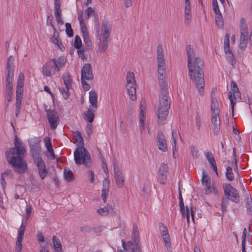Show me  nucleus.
<instances>
[{
    "mask_svg": "<svg viewBox=\"0 0 252 252\" xmlns=\"http://www.w3.org/2000/svg\"><path fill=\"white\" fill-rule=\"evenodd\" d=\"M157 62L158 66V80L160 87L159 96V106L158 109V123L165 124L170 107V102L168 99V91L165 78V66L162 46L159 44L157 47Z\"/></svg>",
    "mask_w": 252,
    "mask_h": 252,
    "instance_id": "f257e3e1",
    "label": "nucleus"
},
{
    "mask_svg": "<svg viewBox=\"0 0 252 252\" xmlns=\"http://www.w3.org/2000/svg\"><path fill=\"white\" fill-rule=\"evenodd\" d=\"M186 51L190 79L197 89L200 95H203L205 85L204 61L201 58L196 55L194 50L190 45H187Z\"/></svg>",
    "mask_w": 252,
    "mask_h": 252,
    "instance_id": "f03ea898",
    "label": "nucleus"
},
{
    "mask_svg": "<svg viewBox=\"0 0 252 252\" xmlns=\"http://www.w3.org/2000/svg\"><path fill=\"white\" fill-rule=\"evenodd\" d=\"M15 147L12 148L5 152V157L7 162L11 165L14 171L18 173H23L28 170V166L24 159L25 157L26 150L21 146L17 135H15Z\"/></svg>",
    "mask_w": 252,
    "mask_h": 252,
    "instance_id": "7ed1b4c3",
    "label": "nucleus"
},
{
    "mask_svg": "<svg viewBox=\"0 0 252 252\" xmlns=\"http://www.w3.org/2000/svg\"><path fill=\"white\" fill-rule=\"evenodd\" d=\"M76 140L80 147L76 148L74 152L75 162L77 165L84 164L86 166H90L91 158L88 150L84 147V141L80 132L76 131L74 132Z\"/></svg>",
    "mask_w": 252,
    "mask_h": 252,
    "instance_id": "20e7f679",
    "label": "nucleus"
},
{
    "mask_svg": "<svg viewBox=\"0 0 252 252\" xmlns=\"http://www.w3.org/2000/svg\"><path fill=\"white\" fill-rule=\"evenodd\" d=\"M14 58L10 56L7 59L6 77L5 80V97L8 102L11 101L13 96V79L14 77Z\"/></svg>",
    "mask_w": 252,
    "mask_h": 252,
    "instance_id": "39448f33",
    "label": "nucleus"
},
{
    "mask_svg": "<svg viewBox=\"0 0 252 252\" xmlns=\"http://www.w3.org/2000/svg\"><path fill=\"white\" fill-rule=\"evenodd\" d=\"M223 189L226 198L224 197L222 198L221 206H223L224 207L227 206L228 203V200H230L235 203H238L239 202L240 196L237 190L230 184H224L223 185Z\"/></svg>",
    "mask_w": 252,
    "mask_h": 252,
    "instance_id": "423d86ee",
    "label": "nucleus"
},
{
    "mask_svg": "<svg viewBox=\"0 0 252 252\" xmlns=\"http://www.w3.org/2000/svg\"><path fill=\"white\" fill-rule=\"evenodd\" d=\"M32 159L42 158L41 155L40 139L38 137H34L28 140Z\"/></svg>",
    "mask_w": 252,
    "mask_h": 252,
    "instance_id": "0eeeda50",
    "label": "nucleus"
},
{
    "mask_svg": "<svg viewBox=\"0 0 252 252\" xmlns=\"http://www.w3.org/2000/svg\"><path fill=\"white\" fill-rule=\"evenodd\" d=\"M231 91L228 93V97L230 101L232 114L234 112V106L236 103V97H241V94L239 91L237 83L233 80L231 81Z\"/></svg>",
    "mask_w": 252,
    "mask_h": 252,
    "instance_id": "6e6552de",
    "label": "nucleus"
},
{
    "mask_svg": "<svg viewBox=\"0 0 252 252\" xmlns=\"http://www.w3.org/2000/svg\"><path fill=\"white\" fill-rule=\"evenodd\" d=\"M113 164L116 186L118 188H122L124 186V177L117 162L113 161Z\"/></svg>",
    "mask_w": 252,
    "mask_h": 252,
    "instance_id": "1a4fd4ad",
    "label": "nucleus"
},
{
    "mask_svg": "<svg viewBox=\"0 0 252 252\" xmlns=\"http://www.w3.org/2000/svg\"><path fill=\"white\" fill-rule=\"evenodd\" d=\"M33 161L37 166L40 177L41 179L43 180L48 173L44 161L41 158H36V159L33 160Z\"/></svg>",
    "mask_w": 252,
    "mask_h": 252,
    "instance_id": "9d476101",
    "label": "nucleus"
},
{
    "mask_svg": "<svg viewBox=\"0 0 252 252\" xmlns=\"http://www.w3.org/2000/svg\"><path fill=\"white\" fill-rule=\"evenodd\" d=\"M179 189V206L180 208V211L182 213V217L183 218H186L188 223L189 222V209L188 206L186 207V209L183 201V199L182 195V193L180 189V182H179L178 186Z\"/></svg>",
    "mask_w": 252,
    "mask_h": 252,
    "instance_id": "9b49d317",
    "label": "nucleus"
},
{
    "mask_svg": "<svg viewBox=\"0 0 252 252\" xmlns=\"http://www.w3.org/2000/svg\"><path fill=\"white\" fill-rule=\"evenodd\" d=\"M122 242L124 252H142L141 249L137 244H133L132 242L126 243L124 240H122ZM117 252H123V251L120 249L118 250Z\"/></svg>",
    "mask_w": 252,
    "mask_h": 252,
    "instance_id": "f8f14e48",
    "label": "nucleus"
},
{
    "mask_svg": "<svg viewBox=\"0 0 252 252\" xmlns=\"http://www.w3.org/2000/svg\"><path fill=\"white\" fill-rule=\"evenodd\" d=\"M86 79V80H92L94 75L92 68L90 63H86L84 64L81 69V79Z\"/></svg>",
    "mask_w": 252,
    "mask_h": 252,
    "instance_id": "ddd939ff",
    "label": "nucleus"
},
{
    "mask_svg": "<svg viewBox=\"0 0 252 252\" xmlns=\"http://www.w3.org/2000/svg\"><path fill=\"white\" fill-rule=\"evenodd\" d=\"M49 112L47 114V117L50 125V127L52 129H55L57 128L60 121L58 114L55 110L49 111Z\"/></svg>",
    "mask_w": 252,
    "mask_h": 252,
    "instance_id": "4468645a",
    "label": "nucleus"
},
{
    "mask_svg": "<svg viewBox=\"0 0 252 252\" xmlns=\"http://www.w3.org/2000/svg\"><path fill=\"white\" fill-rule=\"evenodd\" d=\"M156 139L159 150L164 152L167 151V146L165 137L161 131H159L157 133Z\"/></svg>",
    "mask_w": 252,
    "mask_h": 252,
    "instance_id": "2eb2a0df",
    "label": "nucleus"
},
{
    "mask_svg": "<svg viewBox=\"0 0 252 252\" xmlns=\"http://www.w3.org/2000/svg\"><path fill=\"white\" fill-rule=\"evenodd\" d=\"M168 169V165L164 163H161L159 167L158 173V176L160 183L162 184H165L166 181Z\"/></svg>",
    "mask_w": 252,
    "mask_h": 252,
    "instance_id": "dca6fc26",
    "label": "nucleus"
},
{
    "mask_svg": "<svg viewBox=\"0 0 252 252\" xmlns=\"http://www.w3.org/2000/svg\"><path fill=\"white\" fill-rule=\"evenodd\" d=\"M185 23L187 26L190 25V20L191 18V7L190 0H185Z\"/></svg>",
    "mask_w": 252,
    "mask_h": 252,
    "instance_id": "f3484780",
    "label": "nucleus"
},
{
    "mask_svg": "<svg viewBox=\"0 0 252 252\" xmlns=\"http://www.w3.org/2000/svg\"><path fill=\"white\" fill-rule=\"evenodd\" d=\"M97 38L99 40L97 52L103 53L105 52L108 47L109 37L102 36V38L101 39L100 37H99V36H97Z\"/></svg>",
    "mask_w": 252,
    "mask_h": 252,
    "instance_id": "a211bd4d",
    "label": "nucleus"
},
{
    "mask_svg": "<svg viewBox=\"0 0 252 252\" xmlns=\"http://www.w3.org/2000/svg\"><path fill=\"white\" fill-rule=\"evenodd\" d=\"M60 7L61 3L60 0H54V11L57 21L58 24L63 25V21L61 18L62 10Z\"/></svg>",
    "mask_w": 252,
    "mask_h": 252,
    "instance_id": "6ab92c4d",
    "label": "nucleus"
},
{
    "mask_svg": "<svg viewBox=\"0 0 252 252\" xmlns=\"http://www.w3.org/2000/svg\"><path fill=\"white\" fill-rule=\"evenodd\" d=\"M103 188L102 189L101 198L104 203H106L108 195L109 180L108 177L105 178L103 182Z\"/></svg>",
    "mask_w": 252,
    "mask_h": 252,
    "instance_id": "aec40b11",
    "label": "nucleus"
},
{
    "mask_svg": "<svg viewBox=\"0 0 252 252\" xmlns=\"http://www.w3.org/2000/svg\"><path fill=\"white\" fill-rule=\"evenodd\" d=\"M111 32V27L109 21L106 18L102 21V36L110 37Z\"/></svg>",
    "mask_w": 252,
    "mask_h": 252,
    "instance_id": "412c9836",
    "label": "nucleus"
},
{
    "mask_svg": "<svg viewBox=\"0 0 252 252\" xmlns=\"http://www.w3.org/2000/svg\"><path fill=\"white\" fill-rule=\"evenodd\" d=\"M126 87L130 96V99L132 100H135L136 98L135 83L128 84L126 85Z\"/></svg>",
    "mask_w": 252,
    "mask_h": 252,
    "instance_id": "4be33fe9",
    "label": "nucleus"
},
{
    "mask_svg": "<svg viewBox=\"0 0 252 252\" xmlns=\"http://www.w3.org/2000/svg\"><path fill=\"white\" fill-rule=\"evenodd\" d=\"M51 61L57 71H59L61 68L65 64L66 59L64 57H60L58 60L52 59Z\"/></svg>",
    "mask_w": 252,
    "mask_h": 252,
    "instance_id": "5701e85b",
    "label": "nucleus"
},
{
    "mask_svg": "<svg viewBox=\"0 0 252 252\" xmlns=\"http://www.w3.org/2000/svg\"><path fill=\"white\" fill-rule=\"evenodd\" d=\"M240 34L239 47L242 49H244L247 47L248 40L250 39V37H249L248 32L240 33Z\"/></svg>",
    "mask_w": 252,
    "mask_h": 252,
    "instance_id": "b1692460",
    "label": "nucleus"
},
{
    "mask_svg": "<svg viewBox=\"0 0 252 252\" xmlns=\"http://www.w3.org/2000/svg\"><path fill=\"white\" fill-rule=\"evenodd\" d=\"M62 78L66 90H69L72 87V78L69 73L68 72L64 73L62 76Z\"/></svg>",
    "mask_w": 252,
    "mask_h": 252,
    "instance_id": "393cba45",
    "label": "nucleus"
},
{
    "mask_svg": "<svg viewBox=\"0 0 252 252\" xmlns=\"http://www.w3.org/2000/svg\"><path fill=\"white\" fill-rule=\"evenodd\" d=\"M53 248L55 252H63V248L60 239L56 236L52 237Z\"/></svg>",
    "mask_w": 252,
    "mask_h": 252,
    "instance_id": "a878e982",
    "label": "nucleus"
},
{
    "mask_svg": "<svg viewBox=\"0 0 252 252\" xmlns=\"http://www.w3.org/2000/svg\"><path fill=\"white\" fill-rule=\"evenodd\" d=\"M89 101L91 105L95 109L97 107V96L95 91L89 92Z\"/></svg>",
    "mask_w": 252,
    "mask_h": 252,
    "instance_id": "bb28decb",
    "label": "nucleus"
},
{
    "mask_svg": "<svg viewBox=\"0 0 252 252\" xmlns=\"http://www.w3.org/2000/svg\"><path fill=\"white\" fill-rule=\"evenodd\" d=\"M64 177L66 181L71 182L74 180L75 177L72 172L67 167H65L63 170Z\"/></svg>",
    "mask_w": 252,
    "mask_h": 252,
    "instance_id": "cd10ccee",
    "label": "nucleus"
},
{
    "mask_svg": "<svg viewBox=\"0 0 252 252\" xmlns=\"http://www.w3.org/2000/svg\"><path fill=\"white\" fill-rule=\"evenodd\" d=\"M132 239H133L134 242L129 241L128 242H132L133 244H137V245L139 246L140 249H141L140 243L139 239L138 230L136 225H134L133 226Z\"/></svg>",
    "mask_w": 252,
    "mask_h": 252,
    "instance_id": "c85d7f7f",
    "label": "nucleus"
},
{
    "mask_svg": "<svg viewBox=\"0 0 252 252\" xmlns=\"http://www.w3.org/2000/svg\"><path fill=\"white\" fill-rule=\"evenodd\" d=\"M94 110L93 112V109H91L90 107L88 109V111L84 113V119L86 120L89 123L93 122L94 118Z\"/></svg>",
    "mask_w": 252,
    "mask_h": 252,
    "instance_id": "c756f323",
    "label": "nucleus"
},
{
    "mask_svg": "<svg viewBox=\"0 0 252 252\" xmlns=\"http://www.w3.org/2000/svg\"><path fill=\"white\" fill-rule=\"evenodd\" d=\"M51 41L54 44L57 45L62 51H63L65 49V47L62 44L61 40L58 38V36L55 35V33H54L53 36L51 38Z\"/></svg>",
    "mask_w": 252,
    "mask_h": 252,
    "instance_id": "7c9ffc66",
    "label": "nucleus"
},
{
    "mask_svg": "<svg viewBox=\"0 0 252 252\" xmlns=\"http://www.w3.org/2000/svg\"><path fill=\"white\" fill-rule=\"evenodd\" d=\"M162 239L163 240L164 245L165 247L167 248L168 251L171 252L172 251V246L171 243L170 241V237L169 235H166L165 236H162Z\"/></svg>",
    "mask_w": 252,
    "mask_h": 252,
    "instance_id": "2f4dec72",
    "label": "nucleus"
},
{
    "mask_svg": "<svg viewBox=\"0 0 252 252\" xmlns=\"http://www.w3.org/2000/svg\"><path fill=\"white\" fill-rule=\"evenodd\" d=\"M246 200V207L247 211L250 213H252V201L250 194H246L245 196Z\"/></svg>",
    "mask_w": 252,
    "mask_h": 252,
    "instance_id": "473e14b6",
    "label": "nucleus"
},
{
    "mask_svg": "<svg viewBox=\"0 0 252 252\" xmlns=\"http://www.w3.org/2000/svg\"><path fill=\"white\" fill-rule=\"evenodd\" d=\"M84 42L86 46V49L88 50H92V42L90 39L89 35V34H85L83 36Z\"/></svg>",
    "mask_w": 252,
    "mask_h": 252,
    "instance_id": "72a5a7b5",
    "label": "nucleus"
},
{
    "mask_svg": "<svg viewBox=\"0 0 252 252\" xmlns=\"http://www.w3.org/2000/svg\"><path fill=\"white\" fill-rule=\"evenodd\" d=\"M225 177L227 180L229 181H233L234 179L232 168L230 166H228L226 169Z\"/></svg>",
    "mask_w": 252,
    "mask_h": 252,
    "instance_id": "f704fd0d",
    "label": "nucleus"
},
{
    "mask_svg": "<svg viewBox=\"0 0 252 252\" xmlns=\"http://www.w3.org/2000/svg\"><path fill=\"white\" fill-rule=\"evenodd\" d=\"M216 15L215 21L216 25L218 27L221 28L223 25V21L222 15L220 12L216 14Z\"/></svg>",
    "mask_w": 252,
    "mask_h": 252,
    "instance_id": "c9c22d12",
    "label": "nucleus"
},
{
    "mask_svg": "<svg viewBox=\"0 0 252 252\" xmlns=\"http://www.w3.org/2000/svg\"><path fill=\"white\" fill-rule=\"evenodd\" d=\"M229 35L226 33L224 38V51L225 54H227V51L230 49Z\"/></svg>",
    "mask_w": 252,
    "mask_h": 252,
    "instance_id": "e433bc0d",
    "label": "nucleus"
},
{
    "mask_svg": "<svg viewBox=\"0 0 252 252\" xmlns=\"http://www.w3.org/2000/svg\"><path fill=\"white\" fill-rule=\"evenodd\" d=\"M42 72L44 76L50 77L51 73L50 70V65L48 63H46L42 66Z\"/></svg>",
    "mask_w": 252,
    "mask_h": 252,
    "instance_id": "4c0bfd02",
    "label": "nucleus"
},
{
    "mask_svg": "<svg viewBox=\"0 0 252 252\" xmlns=\"http://www.w3.org/2000/svg\"><path fill=\"white\" fill-rule=\"evenodd\" d=\"M74 47L77 49L82 48L83 47L81 39L79 35H76L75 37V40L74 43Z\"/></svg>",
    "mask_w": 252,
    "mask_h": 252,
    "instance_id": "58836bf2",
    "label": "nucleus"
},
{
    "mask_svg": "<svg viewBox=\"0 0 252 252\" xmlns=\"http://www.w3.org/2000/svg\"><path fill=\"white\" fill-rule=\"evenodd\" d=\"M127 84L136 83L134 74L133 72H128L126 74Z\"/></svg>",
    "mask_w": 252,
    "mask_h": 252,
    "instance_id": "ea45409f",
    "label": "nucleus"
},
{
    "mask_svg": "<svg viewBox=\"0 0 252 252\" xmlns=\"http://www.w3.org/2000/svg\"><path fill=\"white\" fill-rule=\"evenodd\" d=\"M159 231L160 235L162 236H165L166 235H169L167 228L166 226L162 222H160L159 223Z\"/></svg>",
    "mask_w": 252,
    "mask_h": 252,
    "instance_id": "a19ab883",
    "label": "nucleus"
},
{
    "mask_svg": "<svg viewBox=\"0 0 252 252\" xmlns=\"http://www.w3.org/2000/svg\"><path fill=\"white\" fill-rule=\"evenodd\" d=\"M205 157L207 158L210 165L216 163L215 158L210 152H207L205 153Z\"/></svg>",
    "mask_w": 252,
    "mask_h": 252,
    "instance_id": "79ce46f5",
    "label": "nucleus"
},
{
    "mask_svg": "<svg viewBox=\"0 0 252 252\" xmlns=\"http://www.w3.org/2000/svg\"><path fill=\"white\" fill-rule=\"evenodd\" d=\"M65 26L66 28L65 32L66 35L69 37H72L73 36V31L71 28L70 23H66Z\"/></svg>",
    "mask_w": 252,
    "mask_h": 252,
    "instance_id": "37998d69",
    "label": "nucleus"
},
{
    "mask_svg": "<svg viewBox=\"0 0 252 252\" xmlns=\"http://www.w3.org/2000/svg\"><path fill=\"white\" fill-rule=\"evenodd\" d=\"M211 110L213 115L219 116L220 110L218 103L211 104Z\"/></svg>",
    "mask_w": 252,
    "mask_h": 252,
    "instance_id": "c03bdc74",
    "label": "nucleus"
},
{
    "mask_svg": "<svg viewBox=\"0 0 252 252\" xmlns=\"http://www.w3.org/2000/svg\"><path fill=\"white\" fill-rule=\"evenodd\" d=\"M77 53L78 56L81 58L83 61H86L87 60V56L85 54V48L82 47L79 49H77Z\"/></svg>",
    "mask_w": 252,
    "mask_h": 252,
    "instance_id": "a18cd8bd",
    "label": "nucleus"
},
{
    "mask_svg": "<svg viewBox=\"0 0 252 252\" xmlns=\"http://www.w3.org/2000/svg\"><path fill=\"white\" fill-rule=\"evenodd\" d=\"M107 215L110 214L112 216H114L117 214V211L115 208L111 205L108 204L107 205Z\"/></svg>",
    "mask_w": 252,
    "mask_h": 252,
    "instance_id": "49530a36",
    "label": "nucleus"
},
{
    "mask_svg": "<svg viewBox=\"0 0 252 252\" xmlns=\"http://www.w3.org/2000/svg\"><path fill=\"white\" fill-rule=\"evenodd\" d=\"M210 177L208 176L207 173L206 171L203 170L202 172V182L203 184H206L207 183L210 182Z\"/></svg>",
    "mask_w": 252,
    "mask_h": 252,
    "instance_id": "de8ad7c7",
    "label": "nucleus"
},
{
    "mask_svg": "<svg viewBox=\"0 0 252 252\" xmlns=\"http://www.w3.org/2000/svg\"><path fill=\"white\" fill-rule=\"evenodd\" d=\"M211 121L213 124V126H220L219 116L213 115L212 117Z\"/></svg>",
    "mask_w": 252,
    "mask_h": 252,
    "instance_id": "09e8293b",
    "label": "nucleus"
},
{
    "mask_svg": "<svg viewBox=\"0 0 252 252\" xmlns=\"http://www.w3.org/2000/svg\"><path fill=\"white\" fill-rule=\"evenodd\" d=\"M86 80V79H81L82 88L85 91H87L90 89L91 87Z\"/></svg>",
    "mask_w": 252,
    "mask_h": 252,
    "instance_id": "8fccbe9b",
    "label": "nucleus"
},
{
    "mask_svg": "<svg viewBox=\"0 0 252 252\" xmlns=\"http://www.w3.org/2000/svg\"><path fill=\"white\" fill-rule=\"evenodd\" d=\"M23 86H22L19 85H17L16 91V97H22L23 93Z\"/></svg>",
    "mask_w": 252,
    "mask_h": 252,
    "instance_id": "3c124183",
    "label": "nucleus"
},
{
    "mask_svg": "<svg viewBox=\"0 0 252 252\" xmlns=\"http://www.w3.org/2000/svg\"><path fill=\"white\" fill-rule=\"evenodd\" d=\"M212 5L213 7V10L215 14L220 13L219 5L217 0H212Z\"/></svg>",
    "mask_w": 252,
    "mask_h": 252,
    "instance_id": "603ef678",
    "label": "nucleus"
},
{
    "mask_svg": "<svg viewBox=\"0 0 252 252\" xmlns=\"http://www.w3.org/2000/svg\"><path fill=\"white\" fill-rule=\"evenodd\" d=\"M59 90L60 92L62 94L64 99H67L69 96L68 90H67V91H65V90L63 88H60Z\"/></svg>",
    "mask_w": 252,
    "mask_h": 252,
    "instance_id": "864d4df0",
    "label": "nucleus"
},
{
    "mask_svg": "<svg viewBox=\"0 0 252 252\" xmlns=\"http://www.w3.org/2000/svg\"><path fill=\"white\" fill-rule=\"evenodd\" d=\"M172 139L174 143V146H173V157L175 156V153L177 152L176 149V138L174 136V132L172 131Z\"/></svg>",
    "mask_w": 252,
    "mask_h": 252,
    "instance_id": "5fc2aeb1",
    "label": "nucleus"
},
{
    "mask_svg": "<svg viewBox=\"0 0 252 252\" xmlns=\"http://www.w3.org/2000/svg\"><path fill=\"white\" fill-rule=\"evenodd\" d=\"M205 186H206V189L205 190V193L206 195H208V194H210L211 193H212V192L211 182H209L208 183H207L206 184H205Z\"/></svg>",
    "mask_w": 252,
    "mask_h": 252,
    "instance_id": "6e6d98bb",
    "label": "nucleus"
},
{
    "mask_svg": "<svg viewBox=\"0 0 252 252\" xmlns=\"http://www.w3.org/2000/svg\"><path fill=\"white\" fill-rule=\"evenodd\" d=\"M22 240H17L15 246V252H21L22 245Z\"/></svg>",
    "mask_w": 252,
    "mask_h": 252,
    "instance_id": "4d7b16f0",
    "label": "nucleus"
},
{
    "mask_svg": "<svg viewBox=\"0 0 252 252\" xmlns=\"http://www.w3.org/2000/svg\"><path fill=\"white\" fill-rule=\"evenodd\" d=\"M97 213L101 216L107 215V206L104 208H100L97 210Z\"/></svg>",
    "mask_w": 252,
    "mask_h": 252,
    "instance_id": "13d9d810",
    "label": "nucleus"
},
{
    "mask_svg": "<svg viewBox=\"0 0 252 252\" xmlns=\"http://www.w3.org/2000/svg\"><path fill=\"white\" fill-rule=\"evenodd\" d=\"M144 109H145L144 107H143V106L142 105L141 107V110H140V123H143V122H144L145 116V112L144 111Z\"/></svg>",
    "mask_w": 252,
    "mask_h": 252,
    "instance_id": "bf43d9fd",
    "label": "nucleus"
},
{
    "mask_svg": "<svg viewBox=\"0 0 252 252\" xmlns=\"http://www.w3.org/2000/svg\"><path fill=\"white\" fill-rule=\"evenodd\" d=\"M24 75L23 73H21L18 77L17 84L22 86H24Z\"/></svg>",
    "mask_w": 252,
    "mask_h": 252,
    "instance_id": "052dcab7",
    "label": "nucleus"
},
{
    "mask_svg": "<svg viewBox=\"0 0 252 252\" xmlns=\"http://www.w3.org/2000/svg\"><path fill=\"white\" fill-rule=\"evenodd\" d=\"M80 231L83 233H90L92 231V228L86 225L80 227Z\"/></svg>",
    "mask_w": 252,
    "mask_h": 252,
    "instance_id": "680f3d73",
    "label": "nucleus"
},
{
    "mask_svg": "<svg viewBox=\"0 0 252 252\" xmlns=\"http://www.w3.org/2000/svg\"><path fill=\"white\" fill-rule=\"evenodd\" d=\"M36 237L39 242L44 243L45 241V238L41 232H38Z\"/></svg>",
    "mask_w": 252,
    "mask_h": 252,
    "instance_id": "e2e57ef3",
    "label": "nucleus"
},
{
    "mask_svg": "<svg viewBox=\"0 0 252 252\" xmlns=\"http://www.w3.org/2000/svg\"><path fill=\"white\" fill-rule=\"evenodd\" d=\"M191 149L193 158H197L199 156L198 151L195 149V147L193 146L191 147Z\"/></svg>",
    "mask_w": 252,
    "mask_h": 252,
    "instance_id": "0e129e2a",
    "label": "nucleus"
},
{
    "mask_svg": "<svg viewBox=\"0 0 252 252\" xmlns=\"http://www.w3.org/2000/svg\"><path fill=\"white\" fill-rule=\"evenodd\" d=\"M45 144L47 151H49V150L53 149L52 143L49 138H48V140H45Z\"/></svg>",
    "mask_w": 252,
    "mask_h": 252,
    "instance_id": "69168bd1",
    "label": "nucleus"
},
{
    "mask_svg": "<svg viewBox=\"0 0 252 252\" xmlns=\"http://www.w3.org/2000/svg\"><path fill=\"white\" fill-rule=\"evenodd\" d=\"M227 54H228V55L227 57V60L232 62L234 60V56L232 53V51L230 49H229V50L227 51Z\"/></svg>",
    "mask_w": 252,
    "mask_h": 252,
    "instance_id": "338daca9",
    "label": "nucleus"
},
{
    "mask_svg": "<svg viewBox=\"0 0 252 252\" xmlns=\"http://www.w3.org/2000/svg\"><path fill=\"white\" fill-rule=\"evenodd\" d=\"M80 27H81V30L82 32L83 35H85H85L89 34L85 23H83V24H82V25H80Z\"/></svg>",
    "mask_w": 252,
    "mask_h": 252,
    "instance_id": "774afa93",
    "label": "nucleus"
}]
</instances>
